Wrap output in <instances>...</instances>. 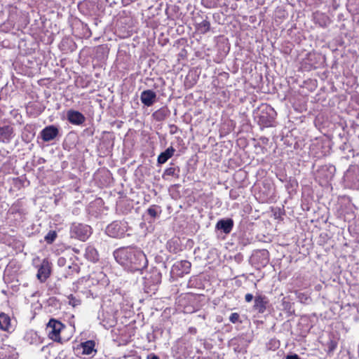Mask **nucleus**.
<instances>
[{"label": "nucleus", "instance_id": "29", "mask_svg": "<svg viewBox=\"0 0 359 359\" xmlns=\"http://www.w3.org/2000/svg\"><path fill=\"white\" fill-rule=\"evenodd\" d=\"M337 343L334 340H330L327 343V353L329 354L333 353L334 351V350L337 348Z\"/></svg>", "mask_w": 359, "mask_h": 359}, {"label": "nucleus", "instance_id": "24", "mask_svg": "<svg viewBox=\"0 0 359 359\" xmlns=\"http://www.w3.org/2000/svg\"><path fill=\"white\" fill-rule=\"evenodd\" d=\"M67 299L69 304L72 306L73 307H76L81 304V299L73 294L69 295L67 297Z\"/></svg>", "mask_w": 359, "mask_h": 359}, {"label": "nucleus", "instance_id": "31", "mask_svg": "<svg viewBox=\"0 0 359 359\" xmlns=\"http://www.w3.org/2000/svg\"><path fill=\"white\" fill-rule=\"evenodd\" d=\"M148 214L153 218L156 217L157 216V211L155 208L150 207L147 210Z\"/></svg>", "mask_w": 359, "mask_h": 359}, {"label": "nucleus", "instance_id": "40", "mask_svg": "<svg viewBox=\"0 0 359 359\" xmlns=\"http://www.w3.org/2000/svg\"><path fill=\"white\" fill-rule=\"evenodd\" d=\"M321 26H324L325 25V23H323V24H320Z\"/></svg>", "mask_w": 359, "mask_h": 359}, {"label": "nucleus", "instance_id": "23", "mask_svg": "<svg viewBox=\"0 0 359 359\" xmlns=\"http://www.w3.org/2000/svg\"><path fill=\"white\" fill-rule=\"evenodd\" d=\"M100 324L105 328L109 329L110 327H112L116 324V320H114V317L109 318L107 320H103L100 322Z\"/></svg>", "mask_w": 359, "mask_h": 359}, {"label": "nucleus", "instance_id": "16", "mask_svg": "<svg viewBox=\"0 0 359 359\" xmlns=\"http://www.w3.org/2000/svg\"><path fill=\"white\" fill-rule=\"evenodd\" d=\"M175 149L172 147L167 148L163 152L161 153L157 159L158 164L165 163L169 158H170L175 152Z\"/></svg>", "mask_w": 359, "mask_h": 359}, {"label": "nucleus", "instance_id": "11", "mask_svg": "<svg viewBox=\"0 0 359 359\" xmlns=\"http://www.w3.org/2000/svg\"><path fill=\"white\" fill-rule=\"evenodd\" d=\"M15 348L10 345L4 344L0 347V359H17Z\"/></svg>", "mask_w": 359, "mask_h": 359}, {"label": "nucleus", "instance_id": "22", "mask_svg": "<svg viewBox=\"0 0 359 359\" xmlns=\"http://www.w3.org/2000/svg\"><path fill=\"white\" fill-rule=\"evenodd\" d=\"M295 294H296L297 298L299 299V301L301 303H304V304L309 303V301L310 300V297L308 294L304 293V292H301L299 291H296Z\"/></svg>", "mask_w": 359, "mask_h": 359}, {"label": "nucleus", "instance_id": "4", "mask_svg": "<svg viewBox=\"0 0 359 359\" xmlns=\"http://www.w3.org/2000/svg\"><path fill=\"white\" fill-rule=\"evenodd\" d=\"M128 231V225L124 221H114L106 228V233L112 238H122Z\"/></svg>", "mask_w": 359, "mask_h": 359}, {"label": "nucleus", "instance_id": "8", "mask_svg": "<svg viewBox=\"0 0 359 359\" xmlns=\"http://www.w3.org/2000/svg\"><path fill=\"white\" fill-rule=\"evenodd\" d=\"M67 119L72 125L81 126L85 121V116L79 111L69 109L67 111Z\"/></svg>", "mask_w": 359, "mask_h": 359}, {"label": "nucleus", "instance_id": "18", "mask_svg": "<svg viewBox=\"0 0 359 359\" xmlns=\"http://www.w3.org/2000/svg\"><path fill=\"white\" fill-rule=\"evenodd\" d=\"M85 257L92 262H96L99 259L98 253L96 249L93 246H88L86 248Z\"/></svg>", "mask_w": 359, "mask_h": 359}, {"label": "nucleus", "instance_id": "10", "mask_svg": "<svg viewBox=\"0 0 359 359\" xmlns=\"http://www.w3.org/2000/svg\"><path fill=\"white\" fill-rule=\"evenodd\" d=\"M58 133L59 131L56 126H49L41 130V135L43 141L50 142L57 137Z\"/></svg>", "mask_w": 359, "mask_h": 359}, {"label": "nucleus", "instance_id": "15", "mask_svg": "<svg viewBox=\"0 0 359 359\" xmlns=\"http://www.w3.org/2000/svg\"><path fill=\"white\" fill-rule=\"evenodd\" d=\"M233 227V221L232 219H222L217 222L216 228L222 231L224 233H229Z\"/></svg>", "mask_w": 359, "mask_h": 359}, {"label": "nucleus", "instance_id": "28", "mask_svg": "<svg viewBox=\"0 0 359 359\" xmlns=\"http://www.w3.org/2000/svg\"><path fill=\"white\" fill-rule=\"evenodd\" d=\"M69 271L67 274L65 276L66 277L70 276L74 273H78L79 272V266L77 264H72L68 266Z\"/></svg>", "mask_w": 359, "mask_h": 359}, {"label": "nucleus", "instance_id": "9", "mask_svg": "<svg viewBox=\"0 0 359 359\" xmlns=\"http://www.w3.org/2000/svg\"><path fill=\"white\" fill-rule=\"evenodd\" d=\"M14 137V130L11 126H0V142L9 143Z\"/></svg>", "mask_w": 359, "mask_h": 359}, {"label": "nucleus", "instance_id": "25", "mask_svg": "<svg viewBox=\"0 0 359 359\" xmlns=\"http://www.w3.org/2000/svg\"><path fill=\"white\" fill-rule=\"evenodd\" d=\"M178 172H179V169H177H177L175 168L170 167V168H168L165 170L163 175V177L165 178V176H177V177H178Z\"/></svg>", "mask_w": 359, "mask_h": 359}, {"label": "nucleus", "instance_id": "34", "mask_svg": "<svg viewBox=\"0 0 359 359\" xmlns=\"http://www.w3.org/2000/svg\"><path fill=\"white\" fill-rule=\"evenodd\" d=\"M285 359H301V358L297 354L293 353V354L287 355L285 357Z\"/></svg>", "mask_w": 359, "mask_h": 359}, {"label": "nucleus", "instance_id": "26", "mask_svg": "<svg viewBox=\"0 0 359 359\" xmlns=\"http://www.w3.org/2000/svg\"><path fill=\"white\" fill-rule=\"evenodd\" d=\"M57 238V233L55 231H50L44 237L45 241L50 244L52 243L55 238Z\"/></svg>", "mask_w": 359, "mask_h": 359}, {"label": "nucleus", "instance_id": "14", "mask_svg": "<svg viewBox=\"0 0 359 359\" xmlns=\"http://www.w3.org/2000/svg\"><path fill=\"white\" fill-rule=\"evenodd\" d=\"M268 300L266 296L258 294L255 297L254 309L260 313L265 312Z\"/></svg>", "mask_w": 359, "mask_h": 359}, {"label": "nucleus", "instance_id": "36", "mask_svg": "<svg viewBox=\"0 0 359 359\" xmlns=\"http://www.w3.org/2000/svg\"><path fill=\"white\" fill-rule=\"evenodd\" d=\"M147 359H160V358H159V357L158 355H156L154 353H149L147 356Z\"/></svg>", "mask_w": 359, "mask_h": 359}, {"label": "nucleus", "instance_id": "13", "mask_svg": "<svg viewBox=\"0 0 359 359\" xmlns=\"http://www.w3.org/2000/svg\"><path fill=\"white\" fill-rule=\"evenodd\" d=\"M50 274V267L48 261L43 260L37 272V278L41 282H45Z\"/></svg>", "mask_w": 359, "mask_h": 359}, {"label": "nucleus", "instance_id": "37", "mask_svg": "<svg viewBox=\"0 0 359 359\" xmlns=\"http://www.w3.org/2000/svg\"><path fill=\"white\" fill-rule=\"evenodd\" d=\"M29 334H31L32 336V335H34L35 337H36V333H34V332H30V333H27L26 337H27Z\"/></svg>", "mask_w": 359, "mask_h": 359}, {"label": "nucleus", "instance_id": "12", "mask_svg": "<svg viewBox=\"0 0 359 359\" xmlns=\"http://www.w3.org/2000/svg\"><path fill=\"white\" fill-rule=\"evenodd\" d=\"M156 94L152 90H145L141 93L140 100L147 107H151L156 102Z\"/></svg>", "mask_w": 359, "mask_h": 359}, {"label": "nucleus", "instance_id": "6", "mask_svg": "<svg viewBox=\"0 0 359 359\" xmlns=\"http://www.w3.org/2000/svg\"><path fill=\"white\" fill-rule=\"evenodd\" d=\"M191 264L187 260L176 262L172 266L171 274L173 276L182 277L190 272Z\"/></svg>", "mask_w": 359, "mask_h": 359}, {"label": "nucleus", "instance_id": "3", "mask_svg": "<svg viewBox=\"0 0 359 359\" xmlns=\"http://www.w3.org/2000/svg\"><path fill=\"white\" fill-rule=\"evenodd\" d=\"M91 234L92 228L88 224L73 222L70 226L69 235L72 238H76L81 241H86Z\"/></svg>", "mask_w": 359, "mask_h": 359}, {"label": "nucleus", "instance_id": "35", "mask_svg": "<svg viewBox=\"0 0 359 359\" xmlns=\"http://www.w3.org/2000/svg\"><path fill=\"white\" fill-rule=\"evenodd\" d=\"M154 276L156 280V283H158L161 281V274L159 273H154Z\"/></svg>", "mask_w": 359, "mask_h": 359}, {"label": "nucleus", "instance_id": "7", "mask_svg": "<svg viewBox=\"0 0 359 359\" xmlns=\"http://www.w3.org/2000/svg\"><path fill=\"white\" fill-rule=\"evenodd\" d=\"M252 262L257 265V267L265 266L269 261V253L266 250H261L256 252L252 255Z\"/></svg>", "mask_w": 359, "mask_h": 359}, {"label": "nucleus", "instance_id": "2", "mask_svg": "<svg viewBox=\"0 0 359 359\" xmlns=\"http://www.w3.org/2000/svg\"><path fill=\"white\" fill-rule=\"evenodd\" d=\"M276 112L274 109L267 104H262L257 112L258 122L264 127H269L275 120Z\"/></svg>", "mask_w": 359, "mask_h": 359}, {"label": "nucleus", "instance_id": "33", "mask_svg": "<svg viewBox=\"0 0 359 359\" xmlns=\"http://www.w3.org/2000/svg\"><path fill=\"white\" fill-rule=\"evenodd\" d=\"M253 298H254V296L250 293H248L245 296V300L248 303L251 302L252 301Z\"/></svg>", "mask_w": 359, "mask_h": 359}, {"label": "nucleus", "instance_id": "1", "mask_svg": "<svg viewBox=\"0 0 359 359\" xmlns=\"http://www.w3.org/2000/svg\"><path fill=\"white\" fill-rule=\"evenodd\" d=\"M113 255L118 264L130 272L142 271L147 266L145 254L137 248H120L114 250Z\"/></svg>", "mask_w": 359, "mask_h": 359}, {"label": "nucleus", "instance_id": "39", "mask_svg": "<svg viewBox=\"0 0 359 359\" xmlns=\"http://www.w3.org/2000/svg\"><path fill=\"white\" fill-rule=\"evenodd\" d=\"M185 312H191V311L190 309H187L185 311Z\"/></svg>", "mask_w": 359, "mask_h": 359}, {"label": "nucleus", "instance_id": "27", "mask_svg": "<svg viewBox=\"0 0 359 359\" xmlns=\"http://www.w3.org/2000/svg\"><path fill=\"white\" fill-rule=\"evenodd\" d=\"M201 283L196 276H191L187 283L188 287H198Z\"/></svg>", "mask_w": 359, "mask_h": 359}, {"label": "nucleus", "instance_id": "5", "mask_svg": "<svg viewBox=\"0 0 359 359\" xmlns=\"http://www.w3.org/2000/svg\"><path fill=\"white\" fill-rule=\"evenodd\" d=\"M64 325L55 319H50L46 326V332L50 339L55 341H60V332Z\"/></svg>", "mask_w": 359, "mask_h": 359}, {"label": "nucleus", "instance_id": "38", "mask_svg": "<svg viewBox=\"0 0 359 359\" xmlns=\"http://www.w3.org/2000/svg\"><path fill=\"white\" fill-rule=\"evenodd\" d=\"M74 251L75 252H76V253H78V252H79V250H76V249H74Z\"/></svg>", "mask_w": 359, "mask_h": 359}, {"label": "nucleus", "instance_id": "30", "mask_svg": "<svg viewBox=\"0 0 359 359\" xmlns=\"http://www.w3.org/2000/svg\"><path fill=\"white\" fill-rule=\"evenodd\" d=\"M240 316L237 313H232L229 316V320L232 323H236L239 321Z\"/></svg>", "mask_w": 359, "mask_h": 359}, {"label": "nucleus", "instance_id": "32", "mask_svg": "<svg viewBox=\"0 0 359 359\" xmlns=\"http://www.w3.org/2000/svg\"><path fill=\"white\" fill-rule=\"evenodd\" d=\"M57 263L59 266H64L67 263V259L63 257H60L57 259Z\"/></svg>", "mask_w": 359, "mask_h": 359}, {"label": "nucleus", "instance_id": "19", "mask_svg": "<svg viewBox=\"0 0 359 359\" xmlns=\"http://www.w3.org/2000/svg\"><path fill=\"white\" fill-rule=\"evenodd\" d=\"M10 328V317L4 313H0V329L2 330L8 331Z\"/></svg>", "mask_w": 359, "mask_h": 359}, {"label": "nucleus", "instance_id": "21", "mask_svg": "<svg viewBox=\"0 0 359 359\" xmlns=\"http://www.w3.org/2000/svg\"><path fill=\"white\" fill-rule=\"evenodd\" d=\"M168 111L166 108L163 107L156 111L153 114V116L156 121H161L164 120L168 116Z\"/></svg>", "mask_w": 359, "mask_h": 359}, {"label": "nucleus", "instance_id": "17", "mask_svg": "<svg viewBox=\"0 0 359 359\" xmlns=\"http://www.w3.org/2000/svg\"><path fill=\"white\" fill-rule=\"evenodd\" d=\"M196 31L201 34H205L210 30V22L208 19H204L200 22H197L195 25Z\"/></svg>", "mask_w": 359, "mask_h": 359}, {"label": "nucleus", "instance_id": "20", "mask_svg": "<svg viewBox=\"0 0 359 359\" xmlns=\"http://www.w3.org/2000/svg\"><path fill=\"white\" fill-rule=\"evenodd\" d=\"M95 341L92 340L86 341L81 344L83 348V353L86 355H90L93 352H96L95 349Z\"/></svg>", "mask_w": 359, "mask_h": 359}]
</instances>
